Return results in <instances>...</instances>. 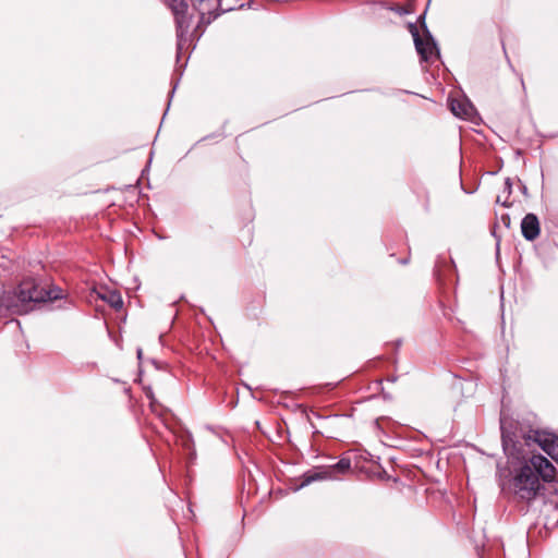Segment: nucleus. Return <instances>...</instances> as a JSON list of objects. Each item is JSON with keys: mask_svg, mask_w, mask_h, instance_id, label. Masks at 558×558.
I'll use <instances>...</instances> for the list:
<instances>
[{"mask_svg": "<svg viewBox=\"0 0 558 558\" xmlns=\"http://www.w3.org/2000/svg\"><path fill=\"white\" fill-rule=\"evenodd\" d=\"M502 448L508 458L510 475L501 483L505 493L524 501H531L541 494L544 482H553L556 469L542 454L535 453L539 447L558 462V436L538 429L524 432L512 420H500Z\"/></svg>", "mask_w": 558, "mask_h": 558, "instance_id": "f257e3e1", "label": "nucleus"}, {"mask_svg": "<svg viewBox=\"0 0 558 558\" xmlns=\"http://www.w3.org/2000/svg\"><path fill=\"white\" fill-rule=\"evenodd\" d=\"M61 290L58 288L47 289L33 278L24 279L16 292L17 301L25 305L27 303H40L60 298Z\"/></svg>", "mask_w": 558, "mask_h": 558, "instance_id": "f03ea898", "label": "nucleus"}, {"mask_svg": "<svg viewBox=\"0 0 558 558\" xmlns=\"http://www.w3.org/2000/svg\"><path fill=\"white\" fill-rule=\"evenodd\" d=\"M169 8L172 11L175 20L177 50L178 54H180L181 51L187 47L189 38L186 35L190 29L191 17L186 13L187 4L185 0H170Z\"/></svg>", "mask_w": 558, "mask_h": 558, "instance_id": "7ed1b4c3", "label": "nucleus"}, {"mask_svg": "<svg viewBox=\"0 0 558 558\" xmlns=\"http://www.w3.org/2000/svg\"><path fill=\"white\" fill-rule=\"evenodd\" d=\"M410 32L414 39L415 49L423 61H432L434 57L438 56L436 43L428 31H426L424 37H421L416 26L411 24Z\"/></svg>", "mask_w": 558, "mask_h": 558, "instance_id": "20e7f679", "label": "nucleus"}, {"mask_svg": "<svg viewBox=\"0 0 558 558\" xmlns=\"http://www.w3.org/2000/svg\"><path fill=\"white\" fill-rule=\"evenodd\" d=\"M193 3V7L198 11L199 13V24L195 28L194 33L198 32V28L201 25L209 24L213 19H215L217 15L211 16L213 10H215L218 5L217 0H191Z\"/></svg>", "mask_w": 558, "mask_h": 558, "instance_id": "39448f33", "label": "nucleus"}, {"mask_svg": "<svg viewBox=\"0 0 558 558\" xmlns=\"http://www.w3.org/2000/svg\"><path fill=\"white\" fill-rule=\"evenodd\" d=\"M450 109L454 116L465 120L472 121L476 114L474 106L466 99H452Z\"/></svg>", "mask_w": 558, "mask_h": 558, "instance_id": "423d86ee", "label": "nucleus"}, {"mask_svg": "<svg viewBox=\"0 0 558 558\" xmlns=\"http://www.w3.org/2000/svg\"><path fill=\"white\" fill-rule=\"evenodd\" d=\"M522 235L527 241H533L539 235V221L536 215L527 214L521 222Z\"/></svg>", "mask_w": 558, "mask_h": 558, "instance_id": "0eeeda50", "label": "nucleus"}, {"mask_svg": "<svg viewBox=\"0 0 558 558\" xmlns=\"http://www.w3.org/2000/svg\"><path fill=\"white\" fill-rule=\"evenodd\" d=\"M330 471L328 466L315 468L306 474L303 485L315 481L333 480V474H331Z\"/></svg>", "mask_w": 558, "mask_h": 558, "instance_id": "6e6552de", "label": "nucleus"}, {"mask_svg": "<svg viewBox=\"0 0 558 558\" xmlns=\"http://www.w3.org/2000/svg\"><path fill=\"white\" fill-rule=\"evenodd\" d=\"M101 299L116 310H119L123 306L122 296L117 291L107 290L101 294Z\"/></svg>", "mask_w": 558, "mask_h": 558, "instance_id": "1a4fd4ad", "label": "nucleus"}, {"mask_svg": "<svg viewBox=\"0 0 558 558\" xmlns=\"http://www.w3.org/2000/svg\"><path fill=\"white\" fill-rule=\"evenodd\" d=\"M328 468L331 470L330 473L333 474V480H336L338 475L344 474L351 469V461L348 458H342L336 464Z\"/></svg>", "mask_w": 558, "mask_h": 558, "instance_id": "9d476101", "label": "nucleus"}, {"mask_svg": "<svg viewBox=\"0 0 558 558\" xmlns=\"http://www.w3.org/2000/svg\"><path fill=\"white\" fill-rule=\"evenodd\" d=\"M505 184H506V187H507L508 192L510 193V190H511V181H510V179H507Z\"/></svg>", "mask_w": 558, "mask_h": 558, "instance_id": "9b49d317", "label": "nucleus"}, {"mask_svg": "<svg viewBox=\"0 0 558 558\" xmlns=\"http://www.w3.org/2000/svg\"><path fill=\"white\" fill-rule=\"evenodd\" d=\"M142 354H143V350L142 349H137V357L138 359H142Z\"/></svg>", "mask_w": 558, "mask_h": 558, "instance_id": "f8f14e48", "label": "nucleus"}]
</instances>
